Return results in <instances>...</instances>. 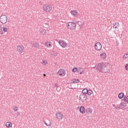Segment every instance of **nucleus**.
Instances as JSON below:
<instances>
[{"label": "nucleus", "instance_id": "nucleus-16", "mask_svg": "<svg viewBox=\"0 0 128 128\" xmlns=\"http://www.w3.org/2000/svg\"><path fill=\"white\" fill-rule=\"evenodd\" d=\"M80 112L82 114L85 112V107L84 106H81L80 108Z\"/></svg>", "mask_w": 128, "mask_h": 128}, {"label": "nucleus", "instance_id": "nucleus-13", "mask_svg": "<svg viewBox=\"0 0 128 128\" xmlns=\"http://www.w3.org/2000/svg\"><path fill=\"white\" fill-rule=\"evenodd\" d=\"M119 105L120 109L124 110L126 106V103L122 102Z\"/></svg>", "mask_w": 128, "mask_h": 128}, {"label": "nucleus", "instance_id": "nucleus-28", "mask_svg": "<svg viewBox=\"0 0 128 128\" xmlns=\"http://www.w3.org/2000/svg\"><path fill=\"white\" fill-rule=\"evenodd\" d=\"M42 64H44V65H46V64H47L48 63V61H47V60H42Z\"/></svg>", "mask_w": 128, "mask_h": 128}, {"label": "nucleus", "instance_id": "nucleus-12", "mask_svg": "<svg viewBox=\"0 0 128 128\" xmlns=\"http://www.w3.org/2000/svg\"><path fill=\"white\" fill-rule=\"evenodd\" d=\"M58 74L60 76H64L66 75V71L64 69H60L58 71Z\"/></svg>", "mask_w": 128, "mask_h": 128}, {"label": "nucleus", "instance_id": "nucleus-39", "mask_svg": "<svg viewBox=\"0 0 128 128\" xmlns=\"http://www.w3.org/2000/svg\"><path fill=\"white\" fill-rule=\"evenodd\" d=\"M57 55H58L57 53H54V54L52 56H57Z\"/></svg>", "mask_w": 128, "mask_h": 128}, {"label": "nucleus", "instance_id": "nucleus-32", "mask_svg": "<svg viewBox=\"0 0 128 128\" xmlns=\"http://www.w3.org/2000/svg\"><path fill=\"white\" fill-rule=\"evenodd\" d=\"M74 82H80V80H78V79H74L73 81Z\"/></svg>", "mask_w": 128, "mask_h": 128}, {"label": "nucleus", "instance_id": "nucleus-38", "mask_svg": "<svg viewBox=\"0 0 128 128\" xmlns=\"http://www.w3.org/2000/svg\"><path fill=\"white\" fill-rule=\"evenodd\" d=\"M16 115H17L18 116L20 115V112H16Z\"/></svg>", "mask_w": 128, "mask_h": 128}, {"label": "nucleus", "instance_id": "nucleus-21", "mask_svg": "<svg viewBox=\"0 0 128 128\" xmlns=\"http://www.w3.org/2000/svg\"><path fill=\"white\" fill-rule=\"evenodd\" d=\"M120 26V24L119 22H116L114 24V26L113 27L115 28H118Z\"/></svg>", "mask_w": 128, "mask_h": 128}, {"label": "nucleus", "instance_id": "nucleus-26", "mask_svg": "<svg viewBox=\"0 0 128 128\" xmlns=\"http://www.w3.org/2000/svg\"><path fill=\"white\" fill-rule=\"evenodd\" d=\"M78 72H80V74H82L84 72V70L82 68H78Z\"/></svg>", "mask_w": 128, "mask_h": 128}, {"label": "nucleus", "instance_id": "nucleus-30", "mask_svg": "<svg viewBox=\"0 0 128 128\" xmlns=\"http://www.w3.org/2000/svg\"><path fill=\"white\" fill-rule=\"evenodd\" d=\"M3 31L4 32H8V28L6 26L3 27Z\"/></svg>", "mask_w": 128, "mask_h": 128}, {"label": "nucleus", "instance_id": "nucleus-23", "mask_svg": "<svg viewBox=\"0 0 128 128\" xmlns=\"http://www.w3.org/2000/svg\"><path fill=\"white\" fill-rule=\"evenodd\" d=\"M112 106H113L115 109L120 110V106H119V104L116 105V104H112Z\"/></svg>", "mask_w": 128, "mask_h": 128}, {"label": "nucleus", "instance_id": "nucleus-10", "mask_svg": "<svg viewBox=\"0 0 128 128\" xmlns=\"http://www.w3.org/2000/svg\"><path fill=\"white\" fill-rule=\"evenodd\" d=\"M58 42L59 44L63 48H66L68 46L67 43L63 40H59Z\"/></svg>", "mask_w": 128, "mask_h": 128}, {"label": "nucleus", "instance_id": "nucleus-17", "mask_svg": "<svg viewBox=\"0 0 128 128\" xmlns=\"http://www.w3.org/2000/svg\"><path fill=\"white\" fill-rule=\"evenodd\" d=\"M44 122L47 126H52V122L50 120H48L47 122L46 121H44Z\"/></svg>", "mask_w": 128, "mask_h": 128}, {"label": "nucleus", "instance_id": "nucleus-24", "mask_svg": "<svg viewBox=\"0 0 128 128\" xmlns=\"http://www.w3.org/2000/svg\"><path fill=\"white\" fill-rule=\"evenodd\" d=\"M128 58V52L124 54L123 56V60H124Z\"/></svg>", "mask_w": 128, "mask_h": 128}, {"label": "nucleus", "instance_id": "nucleus-19", "mask_svg": "<svg viewBox=\"0 0 128 128\" xmlns=\"http://www.w3.org/2000/svg\"><path fill=\"white\" fill-rule=\"evenodd\" d=\"M12 124L10 122H6V128H11Z\"/></svg>", "mask_w": 128, "mask_h": 128}, {"label": "nucleus", "instance_id": "nucleus-29", "mask_svg": "<svg viewBox=\"0 0 128 128\" xmlns=\"http://www.w3.org/2000/svg\"><path fill=\"white\" fill-rule=\"evenodd\" d=\"M33 46L34 47V48H38L39 46V44L38 43H34L33 45Z\"/></svg>", "mask_w": 128, "mask_h": 128}, {"label": "nucleus", "instance_id": "nucleus-5", "mask_svg": "<svg viewBox=\"0 0 128 128\" xmlns=\"http://www.w3.org/2000/svg\"><path fill=\"white\" fill-rule=\"evenodd\" d=\"M100 58L102 60H104L107 58L106 51L103 49L100 50Z\"/></svg>", "mask_w": 128, "mask_h": 128}, {"label": "nucleus", "instance_id": "nucleus-22", "mask_svg": "<svg viewBox=\"0 0 128 128\" xmlns=\"http://www.w3.org/2000/svg\"><path fill=\"white\" fill-rule=\"evenodd\" d=\"M88 92V88H84V90H82V93L83 94H87Z\"/></svg>", "mask_w": 128, "mask_h": 128}, {"label": "nucleus", "instance_id": "nucleus-37", "mask_svg": "<svg viewBox=\"0 0 128 128\" xmlns=\"http://www.w3.org/2000/svg\"><path fill=\"white\" fill-rule=\"evenodd\" d=\"M2 26L0 24V32H2Z\"/></svg>", "mask_w": 128, "mask_h": 128}, {"label": "nucleus", "instance_id": "nucleus-8", "mask_svg": "<svg viewBox=\"0 0 128 128\" xmlns=\"http://www.w3.org/2000/svg\"><path fill=\"white\" fill-rule=\"evenodd\" d=\"M79 100L82 102H84L88 100V96L84 94H80Z\"/></svg>", "mask_w": 128, "mask_h": 128}, {"label": "nucleus", "instance_id": "nucleus-3", "mask_svg": "<svg viewBox=\"0 0 128 128\" xmlns=\"http://www.w3.org/2000/svg\"><path fill=\"white\" fill-rule=\"evenodd\" d=\"M66 27L70 30H74L76 28V24L73 22H69L66 23Z\"/></svg>", "mask_w": 128, "mask_h": 128}, {"label": "nucleus", "instance_id": "nucleus-15", "mask_svg": "<svg viewBox=\"0 0 128 128\" xmlns=\"http://www.w3.org/2000/svg\"><path fill=\"white\" fill-rule=\"evenodd\" d=\"M45 44L46 46L48 48H50L52 46V44L50 42H46Z\"/></svg>", "mask_w": 128, "mask_h": 128}, {"label": "nucleus", "instance_id": "nucleus-18", "mask_svg": "<svg viewBox=\"0 0 128 128\" xmlns=\"http://www.w3.org/2000/svg\"><path fill=\"white\" fill-rule=\"evenodd\" d=\"M118 98L122 99L124 97V94L122 92L120 93L118 95Z\"/></svg>", "mask_w": 128, "mask_h": 128}, {"label": "nucleus", "instance_id": "nucleus-14", "mask_svg": "<svg viewBox=\"0 0 128 128\" xmlns=\"http://www.w3.org/2000/svg\"><path fill=\"white\" fill-rule=\"evenodd\" d=\"M70 14L72 16H74V17H78V13L76 10H72L70 12Z\"/></svg>", "mask_w": 128, "mask_h": 128}, {"label": "nucleus", "instance_id": "nucleus-31", "mask_svg": "<svg viewBox=\"0 0 128 128\" xmlns=\"http://www.w3.org/2000/svg\"><path fill=\"white\" fill-rule=\"evenodd\" d=\"M72 71L74 72H76L78 71V68H73Z\"/></svg>", "mask_w": 128, "mask_h": 128}, {"label": "nucleus", "instance_id": "nucleus-2", "mask_svg": "<svg viewBox=\"0 0 128 128\" xmlns=\"http://www.w3.org/2000/svg\"><path fill=\"white\" fill-rule=\"evenodd\" d=\"M42 10L46 12H50L52 10V6L50 4H46L42 6Z\"/></svg>", "mask_w": 128, "mask_h": 128}, {"label": "nucleus", "instance_id": "nucleus-34", "mask_svg": "<svg viewBox=\"0 0 128 128\" xmlns=\"http://www.w3.org/2000/svg\"><path fill=\"white\" fill-rule=\"evenodd\" d=\"M126 70L128 71V64L125 66Z\"/></svg>", "mask_w": 128, "mask_h": 128}, {"label": "nucleus", "instance_id": "nucleus-41", "mask_svg": "<svg viewBox=\"0 0 128 128\" xmlns=\"http://www.w3.org/2000/svg\"><path fill=\"white\" fill-rule=\"evenodd\" d=\"M56 90H58V88H56Z\"/></svg>", "mask_w": 128, "mask_h": 128}, {"label": "nucleus", "instance_id": "nucleus-7", "mask_svg": "<svg viewBox=\"0 0 128 128\" xmlns=\"http://www.w3.org/2000/svg\"><path fill=\"white\" fill-rule=\"evenodd\" d=\"M102 48V46L100 42H97L94 44V48L96 50H101Z\"/></svg>", "mask_w": 128, "mask_h": 128}, {"label": "nucleus", "instance_id": "nucleus-25", "mask_svg": "<svg viewBox=\"0 0 128 128\" xmlns=\"http://www.w3.org/2000/svg\"><path fill=\"white\" fill-rule=\"evenodd\" d=\"M40 32L41 34H42V35H44L45 34V33H46V30H45L41 29V30H40Z\"/></svg>", "mask_w": 128, "mask_h": 128}, {"label": "nucleus", "instance_id": "nucleus-6", "mask_svg": "<svg viewBox=\"0 0 128 128\" xmlns=\"http://www.w3.org/2000/svg\"><path fill=\"white\" fill-rule=\"evenodd\" d=\"M16 51L18 52H20V54H22L24 52V48L23 46L22 45H18L16 46Z\"/></svg>", "mask_w": 128, "mask_h": 128}, {"label": "nucleus", "instance_id": "nucleus-1", "mask_svg": "<svg viewBox=\"0 0 128 128\" xmlns=\"http://www.w3.org/2000/svg\"><path fill=\"white\" fill-rule=\"evenodd\" d=\"M98 68V70L102 72L106 73L107 72L108 68L106 64H104V63H100Z\"/></svg>", "mask_w": 128, "mask_h": 128}, {"label": "nucleus", "instance_id": "nucleus-33", "mask_svg": "<svg viewBox=\"0 0 128 128\" xmlns=\"http://www.w3.org/2000/svg\"><path fill=\"white\" fill-rule=\"evenodd\" d=\"M13 110L14 112H17L18 110V107H16V108H13Z\"/></svg>", "mask_w": 128, "mask_h": 128}, {"label": "nucleus", "instance_id": "nucleus-35", "mask_svg": "<svg viewBox=\"0 0 128 128\" xmlns=\"http://www.w3.org/2000/svg\"><path fill=\"white\" fill-rule=\"evenodd\" d=\"M54 88L58 87V84H54Z\"/></svg>", "mask_w": 128, "mask_h": 128}, {"label": "nucleus", "instance_id": "nucleus-27", "mask_svg": "<svg viewBox=\"0 0 128 128\" xmlns=\"http://www.w3.org/2000/svg\"><path fill=\"white\" fill-rule=\"evenodd\" d=\"M92 93H93V92L92 90H88L87 94L88 95L91 96L92 94Z\"/></svg>", "mask_w": 128, "mask_h": 128}, {"label": "nucleus", "instance_id": "nucleus-9", "mask_svg": "<svg viewBox=\"0 0 128 128\" xmlns=\"http://www.w3.org/2000/svg\"><path fill=\"white\" fill-rule=\"evenodd\" d=\"M56 117L58 120H61L64 118V114L60 112L56 114Z\"/></svg>", "mask_w": 128, "mask_h": 128}, {"label": "nucleus", "instance_id": "nucleus-20", "mask_svg": "<svg viewBox=\"0 0 128 128\" xmlns=\"http://www.w3.org/2000/svg\"><path fill=\"white\" fill-rule=\"evenodd\" d=\"M123 100L126 103L128 104V96H125L123 98Z\"/></svg>", "mask_w": 128, "mask_h": 128}, {"label": "nucleus", "instance_id": "nucleus-4", "mask_svg": "<svg viewBox=\"0 0 128 128\" xmlns=\"http://www.w3.org/2000/svg\"><path fill=\"white\" fill-rule=\"evenodd\" d=\"M8 21V16L6 15H2L0 16V22L3 24H6Z\"/></svg>", "mask_w": 128, "mask_h": 128}, {"label": "nucleus", "instance_id": "nucleus-40", "mask_svg": "<svg viewBox=\"0 0 128 128\" xmlns=\"http://www.w3.org/2000/svg\"><path fill=\"white\" fill-rule=\"evenodd\" d=\"M44 76H46V74H44Z\"/></svg>", "mask_w": 128, "mask_h": 128}, {"label": "nucleus", "instance_id": "nucleus-36", "mask_svg": "<svg viewBox=\"0 0 128 128\" xmlns=\"http://www.w3.org/2000/svg\"><path fill=\"white\" fill-rule=\"evenodd\" d=\"M82 22H80V21H79V22H78V26H82Z\"/></svg>", "mask_w": 128, "mask_h": 128}, {"label": "nucleus", "instance_id": "nucleus-11", "mask_svg": "<svg viewBox=\"0 0 128 128\" xmlns=\"http://www.w3.org/2000/svg\"><path fill=\"white\" fill-rule=\"evenodd\" d=\"M93 110H94L92 108H88L86 109V112L88 115L92 116V114Z\"/></svg>", "mask_w": 128, "mask_h": 128}]
</instances>
